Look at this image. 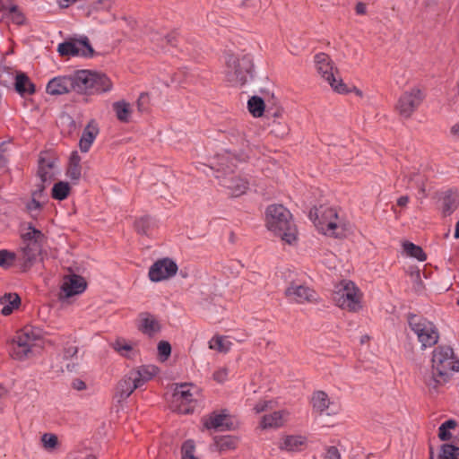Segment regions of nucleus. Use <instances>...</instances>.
<instances>
[{"label": "nucleus", "mask_w": 459, "mask_h": 459, "mask_svg": "<svg viewBox=\"0 0 459 459\" xmlns=\"http://www.w3.org/2000/svg\"><path fill=\"white\" fill-rule=\"evenodd\" d=\"M458 455L459 447L451 444H444L441 446L439 459H458Z\"/></svg>", "instance_id": "obj_40"}, {"label": "nucleus", "mask_w": 459, "mask_h": 459, "mask_svg": "<svg viewBox=\"0 0 459 459\" xmlns=\"http://www.w3.org/2000/svg\"><path fill=\"white\" fill-rule=\"evenodd\" d=\"M306 444V437L299 435H292L287 436L282 439L281 443V448L290 451L295 452L299 451Z\"/></svg>", "instance_id": "obj_29"}, {"label": "nucleus", "mask_w": 459, "mask_h": 459, "mask_svg": "<svg viewBox=\"0 0 459 459\" xmlns=\"http://www.w3.org/2000/svg\"><path fill=\"white\" fill-rule=\"evenodd\" d=\"M450 134L455 141L459 142V123L451 127Z\"/></svg>", "instance_id": "obj_57"}, {"label": "nucleus", "mask_w": 459, "mask_h": 459, "mask_svg": "<svg viewBox=\"0 0 459 459\" xmlns=\"http://www.w3.org/2000/svg\"><path fill=\"white\" fill-rule=\"evenodd\" d=\"M171 352V346L168 342L161 341L158 344V353L161 360H166Z\"/></svg>", "instance_id": "obj_48"}, {"label": "nucleus", "mask_w": 459, "mask_h": 459, "mask_svg": "<svg viewBox=\"0 0 459 459\" xmlns=\"http://www.w3.org/2000/svg\"><path fill=\"white\" fill-rule=\"evenodd\" d=\"M313 407L316 411L320 413L325 412L327 415L331 413L335 414L338 411V405L333 403V411H328L327 410L330 407V401L327 394L323 391H317L314 393L312 397Z\"/></svg>", "instance_id": "obj_24"}, {"label": "nucleus", "mask_w": 459, "mask_h": 459, "mask_svg": "<svg viewBox=\"0 0 459 459\" xmlns=\"http://www.w3.org/2000/svg\"><path fill=\"white\" fill-rule=\"evenodd\" d=\"M229 416L222 413H212L204 422V427L208 429H230L231 423L229 422Z\"/></svg>", "instance_id": "obj_25"}, {"label": "nucleus", "mask_w": 459, "mask_h": 459, "mask_svg": "<svg viewBox=\"0 0 459 459\" xmlns=\"http://www.w3.org/2000/svg\"><path fill=\"white\" fill-rule=\"evenodd\" d=\"M111 346L121 356L128 359L132 358L134 349L129 342L124 339H117L114 342H112Z\"/></svg>", "instance_id": "obj_33"}, {"label": "nucleus", "mask_w": 459, "mask_h": 459, "mask_svg": "<svg viewBox=\"0 0 459 459\" xmlns=\"http://www.w3.org/2000/svg\"><path fill=\"white\" fill-rule=\"evenodd\" d=\"M81 158L77 152H74L69 159V166L66 171V176L74 182L77 183L82 176L81 171Z\"/></svg>", "instance_id": "obj_30"}, {"label": "nucleus", "mask_w": 459, "mask_h": 459, "mask_svg": "<svg viewBox=\"0 0 459 459\" xmlns=\"http://www.w3.org/2000/svg\"><path fill=\"white\" fill-rule=\"evenodd\" d=\"M266 226L270 231L288 244H292L296 240V226L291 221V214L281 204L267 207Z\"/></svg>", "instance_id": "obj_5"}, {"label": "nucleus", "mask_w": 459, "mask_h": 459, "mask_svg": "<svg viewBox=\"0 0 459 459\" xmlns=\"http://www.w3.org/2000/svg\"><path fill=\"white\" fill-rule=\"evenodd\" d=\"M112 89L110 79L104 74L90 70H79L70 74L58 75L47 84L50 95H62L70 91L82 94H100Z\"/></svg>", "instance_id": "obj_1"}, {"label": "nucleus", "mask_w": 459, "mask_h": 459, "mask_svg": "<svg viewBox=\"0 0 459 459\" xmlns=\"http://www.w3.org/2000/svg\"><path fill=\"white\" fill-rule=\"evenodd\" d=\"M4 12L16 24H22L23 22L24 18L22 14L17 10L16 6L8 7L4 10Z\"/></svg>", "instance_id": "obj_47"}, {"label": "nucleus", "mask_w": 459, "mask_h": 459, "mask_svg": "<svg viewBox=\"0 0 459 459\" xmlns=\"http://www.w3.org/2000/svg\"><path fill=\"white\" fill-rule=\"evenodd\" d=\"M21 303V299L16 293H8L4 296H0V304L4 306L1 309V313L4 316L11 315L15 308H18Z\"/></svg>", "instance_id": "obj_28"}, {"label": "nucleus", "mask_w": 459, "mask_h": 459, "mask_svg": "<svg viewBox=\"0 0 459 459\" xmlns=\"http://www.w3.org/2000/svg\"><path fill=\"white\" fill-rule=\"evenodd\" d=\"M44 239L45 235L31 224L28 226L27 231L22 235L21 245L15 253L16 265L22 272H27L40 260Z\"/></svg>", "instance_id": "obj_4"}, {"label": "nucleus", "mask_w": 459, "mask_h": 459, "mask_svg": "<svg viewBox=\"0 0 459 459\" xmlns=\"http://www.w3.org/2000/svg\"><path fill=\"white\" fill-rule=\"evenodd\" d=\"M150 97L148 93L140 94L136 101V110L129 102L122 100L113 103V111L116 115H129L134 112L144 113L149 112Z\"/></svg>", "instance_id": "obj_15"}, {"label": "nucleus", "mask_w": 459, "mask_h": 459, "mask_svg": "<svg viewBox=\"0 0 459 459\" xmlns=\"http://www.w3.org/2000/svg\"><path fill=\"white\" fill-rule=\"evenodd\" d=\"M403 249L411 257L416 258L417 260L423 262L426 260L427 255L422 250V248L419 246L414 245L411 242H405L403 244Z\"/></svg>", "instance_id": "obj_39"}, {"label": "nucleus", "mask_w": 459, "mask_h": 459, "mask_svg": "<svg viewBox=\"0 0 459 459\" xmlns=\"http://www.w3.org/2000/svg\"><path fill=\"white\" fill-rule=\"evenodd\" d=\"M408 203H409V196H407V195H402L397 200V204L402 207L405 206Z\"/></svg>", "instance_id": "obj_58"}, {"label": "nucleus", "mask_w": 459, "mask_h": 459, "mask_svg": "<svg viewBox=\"0 0 459 459\" xmlns=\"http://www.w3.org/2000/svg\"><path fill=\"white\" fill-rule=\"evenodd\" d=\"M426 177L419 170H410L404 173L402 179V186L407 189H419L422 196H425Z\"/></svg>", "instance_id": "obj_20"}, {"label": "nucleus", "mask_w": 459, "mask_h": 459, "mask_svg": "<svg viewBox=\"0 0 459 459\" xmlns=\"http://www.w3.org/2000/svg\"><path fill=\"white\" fill-rule=\"evenodd\" d=\"M231 345L232 342L230 338L226 336H215L209 342V347L220 352H227L230 351Z\"/></svg>", "instance_id": "obj_32"}, {"label": "nucleus", "mask_w": 459, "mask_h": 459, "mask_svg": "<svg viewBox=\"0 0 459 459\" xmlns=\"http://www.w3.org/2000/svg\"><path fill=\"white\" fill-rule=\"evenodd\" d=\"M455 238H459V221L455 224Z\"/></svg>", "instance_id": "obj_61"}, {"label": "nucleus", "mask_w": 459, "mask_h": 459, "mask_svg": "<svg viewBox=\"0 0 459 459\" xmlns=\"http://www.w3.org/2000/svg\"><path fill=\"white\" fill-rule=\"evenodd\" d=\"M272 402H268V401H264V402H260L258 403H256L254 407V410L256 413H260V412H263L264 411L268 405L271 403Z\"/></svg>", "instance_id": "obj_54"}, {"label": "nucleus", "mask_w": 459, "mask_h": 459, "mask_svg": "<svg viewBox=\"0 0 459 459\" xmlns=\"http://www.w3.org/2000/svg\"><path fill=\"white\" fill-rule=\"evenodd\" d=\"M325 459H341L338 449L334 446H330L327 449Z\"/></svg>", "instance_id": "obj_53"}, {"label": "nucleus", "mask_w": 459, "mask_h": 459, "mask_svg": "<svg viewBox=\"0 0 459 459\" xmlns=\"http://www.w3.org/2000/svg\"><path fill=\"white\" fill-rule=\"evenodd\" d=\"M252 67V58L248 55H243L241 57L233 54H227L226 56V78L235 85H242L247 82Z\"/></svg>", "instance_id": "obj_10"}, {"label": "nucleus", "mask_w": 459, "mask_h": 459, "mask_svg": "<svg viewBox=\"0 0 459 459\" xmlns=\"http://www.w3.org/2000/svg\"><path fill=\"white\" fill-rule=\"evenodd\" d=\"M159 372V368L154 365H143L139 367L136 370L130 371L133 379L134 380V387H141L146 382L151 380Z\"/></svg>", "instance_id": "obj_23"}, {"label": "nucleus", "mask_w": 459, "mask_h": 459, "mask_svg": "<svg viewBox=\"0 0 459 459\" xmlns=\"http://www.w3.org/2000/svg\"><path fill=\"white\" fill-rule=\"evenodd\" d=\"M44 186L38 191L33 193V198L27 204L28 211L31 213L32 216H37L39 212L42 204L39 201L36 200V196L39 195L43 191Z\"/></svg>", "instance_id": "obj_44"}, {"label": "nucleus", "mask_w": 459, "mask_h": 459, "mask_svg": "<svg viewBox=\"0 0 459 459\" xmlns=\"http://www.w3.org/2000/svg\"><path fill=\"white\" fill-rule=\"evenodd\" d=\"M154 225V221L149 216L141 217L134 222V228L141 235H148Z\"/></svg>", "instance_id": "obj_35"}, {"label": "nucleus", "mask_w": 459, "mask_h": 459, "mask_svg": "<svg viewBox=\"0 0 459 459\" xmlns=\"http://www.w3.org/2000/svg\"><path fill=\"white\" fill-rule=\"evenodd\" d=\"M177 271L178 265L173 260L162 258L150 267L148 274L152 281L158 282L174 276Z\"/></svg>", "instance_id": "obj_14"}, {"label": "nucleus", "mask_w": 459, "mask_h": 459, "mask_svg": "<svg viewBox=\"0 0 459 459\" xmlns=\"http://www.w3.org/2000/svg\"><path fill=\"white\" fill-rule=\"evenodd\" d=\"M216 446L221 452L231 450L236 447V440L230 436H225L216 440Z\"/></svg>", "instance_id": "obj_42"}, {"label": "nucleus", "mask_w": 459, "mask_h": 459, "mask_svg": "<svg viewBox=\"0 0 459 459\" xmlns=\"http://www.w3.org/2000/svg\"><path fill=\"white\" fill-rule=\"evenodd\" d=\"M356 13L358 14H364L366 13V5L362 3H359L356 5Z\"/></svg>", "instance_id": "obj_59"}, {"label": "nucleus", "mask_w": 459, "mask_h": 459, "mask_svg": "<svg viewBox=\"0 0 459 459\" xmlns=\"http://www.w3.org/2000/svg\"><path fill=\"white\" fill-rule=\"evenodd\" d=\"M78 352V349L74 345H69L65 348L64 350V359H73L74 356H76Z\"/></svg>", "instance_id": "obj_52"}, {"label": "nucleus", "mask_w": 459, "mask_h": 459, "mask_svg": "<svg viewBox=\"0 0 459 459\" xmlns=\"http://www.w3.org/2000/svg\"><path fill=\"white\" fill-rule=\"evenodd\" d=\"M13 264H16V253L5 249L0 250V266L8 268Z\"/></svg>", "instance_id": "obj_41"}, {"label": "nucleus", "mask_w": 459, "mask_h": 459, "mask_svg": "<svg viewBox=\"0 0 459 459\" xmlns=\"http://www.w3.org/2000/svg\"><path fill=\"white\" fill-rule=\"evenodd\" d=\"M15 91L22 96L32 94L35 91V86L30 78L23 73H18L15 76Z\"/></svg>", "instance_id": "obj_27"}, {"label": "nucleus", "mask_w": 459, "mask_h": 459, "mask_svg": "<svg viewBox=\"0 0 459 459\" xmlns=\"http://www.w3.org/2000/svg\"><path fill=\"white\" fill-rule=\"evenodd\" d=\"M242 4L245 8L250 9L252 12L256 13L261 8V0H244Z\"/></svg>", "instance_id": "obj_51"}, {"label": "nucleus", "mask_w": 459, "mask_h": 459, "mask_svg": "<svg viewBox=\"0 0 459 459\" xmlns=\"http://www.w3.org/2000/svg\"><path fill=\"white\" fill-rule=\"evenodd\" d=\"M431 369L423 376L424 383L429 389L436 390L446 383L451 372L459 371V360H455L454 351L450 346H437L432 352Z\"/></svg>", "instance_id": "obj_3"}, {"label": "nucleus", "mask_w": 459, "mask_h": 459, "mask_svg": "<svg viewBox=\"0 0 459 459\" xmlns=\"http://www.w3.org/2000/svg\"><path fill=\"white\" fill-rule=\"evenodd\" d=\"M41 441L47 449H52L57 445V437L54 434L45 433L41 437Z\"/></svg>", "instance_id": "obj_49"}, {"label": "nucleus", "mask_w": 459, "mask_h": 459, "mask_svg": "<svg viewBox=\"0 0 459 459\" xmlns=\"http://www.w3.org/2000/svg\"><path fill=\"white\" fill-rule=\"evenodd\" d=\"M362 293L357 285L348 280H343L334 286L332 299L336 306L351 312L361 308Z\"/></svg>", "instance_id": "obj_7"}, {"label": "nucleus", "mask_w": 459, "mask_h": 459, "mask_svg": "<svg viewBox=\"0 0 459 459\" xmlns=\"http://www.w3.org/2000/svg\"><path fill=\"white\" fill-rule=\"evenodd\" d=\"M265 100L258 96L251 97L247 101V108L252 115H263Z\"/></svg>", "instance_id": "obj_37"}, {"label": "nucleus", "mask_w": 459, "mask_h": 459, "mask_svg": "<svg viewBox=\"0 0 459 459\" xmlns=\"http://www.w3.org/2000/svg\"><path fill=\"white\" fill-rule=\"evenodd\" d=\"M423 100V94L420 90L413 89L410 92L403 94L397 104L396 109L400 113L411 114L415 112L418 107L421 104Z\"/></svg>", "instance_id": "obj_16"}, {"label": "nucleus", "mask_w": 459, "mask_h": 459, "mask_svg": "<svg viewBox=\"0 0 459 459\" xmlns=\"http://www.w3.org/2000/svg\"><path fill=\"white\" fill-rule=\"evenodd\" d=\"M246 156L237 157L231 152L225 151L217 154L209 166L203 165V171L207 176H214L220 184L230 190L233 196L244 194L247 188V182L234 174L237 161L245 160Z\"/></svg>", "instance_id": "obj_2"}, {"label": "nucleus", "mask_w": 459, "mask_h": 459, "mask_svg": "<svg viewBox=\"0 0 459 459\" xmlns=\"http://www.w3.org/2000/svg\"><path fill=\"white\" fill-rule=\"evenodd\" d=\"M70 193V186L67 182L59 181L53 186L52 197L56 200H65Z\"/></svg>", "instance_id": "obj_36"}, {"label": "nucleus", "mask_w": 459, "mask_h": 459, "mask_svg": "<svg viewBox=\"0 0 459 459\" xmlns=\"http://www.w3.org/2000/svg\"><path fill=\"white\" fill-rule=\"evenodd\" d=\"M315 66L319 76L339 94L351 91V88L339 76V71L331 57L325 53H317L314 56Z\"/></svg>", "instance_id": "obj_6"}, {"label": "nucleus", "mask_w": 459, "mask_h": 459, "mask_svg": "<svg viewBox=\"0 0 459 459\" xmlns=\"http://www.w3.org/2000/svg\"><path fill=\"white\" fill-rule=\"evenodd\" d=\"M195 451V442L191 439L185 441L181 448L182 459H194Z\"/></svg>", "instance_id": "obj_45"}, {"label": "nucleus", "mask_w": 459, "mask_h": 459, "mask_svg": "<svg viewBox=\"0 0 459 459\" xmlns=\"http://www.w3.org/2000/svg\"><path fill=\"white\" fill-rule=\"evenodd\" d=\"M100 133V127L95 119H91L84 127L79 141L81 152H87Z\"/></svg>", "instance_id": "obj_19"}, {"label": "nucleus", "mask_w": 459, "mask_h": 459, "mask_svg": "<svg viewBox=\"0 0 459 459\" xmlns=\"http://www.w3.org/2000/svg\"><path fill=\"white\" fill-rule=\"evenodd\" d=\"M72 386L78 391L84 390L86 388V384L81 379H74L72 383Z\"/></svg>", "instance_id": "obj_56"}, {"label": "nucleus", "mask_w": 459, "mask_h": 459, "mask_svg": "<svg viewBox=\"0 0 459 459\" xmlns=\"http://www.w3.org/2000/svg\"><path fill=\"white\" fill-rule=\"evenodd\" d=\"M117 117L119 118L120 121L126 123V122H129L130 117L123 116V117Z\"/></svg>", "instance_id": "obj_63"}, {"label": "nucleus", "mask_w": 459, "mask_h": 459, "mask_svg": "<svg viewBox=\"0 0 459 459\" xmlns=\"http://www.w3.org/2000/svg\"><path fill=\"white\" fill-rule=\"evenodd\" d=\"M138 329L144 334L152 337L160 331V324L155 316L150 313L139 315Z\"/></svg>", "instance_id": "obj_22"}, {"label": "nucleus", "mask_w": 459, "mask_h": 459, "mask_svg": "<svg viewBox=\"0 0 459 459\" xmlns=\"http://www.w3.org/2000/svg\"><path fill=\"white\" fill-rule=\"evenodd\" d=\"M152 40L156 42V44L160 47L161 48H165L168 45H174V42L176 41L175 35H165L161 37L159 33H154L152 36Z\"/></svg>", "instance_id": "obj_43"}, {"label": "nucleus", "mask_w": 459, "mask_h": 459, "mask_svg": "<svg viewBox=\"0 0 459 459\" xmlns=\"http://www.w3.org/2000/svg\"><path fill=\"white\" fill-rule=\"evenodd\" d=\"M309 217L311 220H314L315 226L324 235L330 237L339 236L337 232L339 228L338 213L333 207L325 205H320L318 208L316 207L310 211Z\"/></svg>", "instance_id": "obj_11"}, {"label": "nucleus", "mask_w": 459, "mask_h": 459, "mask_svg": "<svg viewBox=\"0 0 459 459\" xmlns=\"http://www.w3.org/2000/svg\"><path fill=\"white\" fill-rule=\"evenodd\" d=\"M84 459H97L95 455H87Z\"/></svg>", "instance_id": "obj_64"}, {"label": "nucleus", "mask_w": 459, "mask_h": 459, "mask_svg": "<svg viewBox=\"0 0 459 459\" xmlns=\"http://www.w3.org/2000/svg\"><path fill=\"white\" fill-rule=\"evenodd\" d=\"M213 379L218 383H224L228 379V369L221 368L213 373Z\"/></svg>", "instance_id": "obj_50"}, {"label": "nucleus", "mask_w": 459, "mask_h": 459, "mask_svg": "<svg viewBox=\"0 0 459 459\" xmlns=\"http://www.w3.org/2000/svg\"><path fill=\"white\" fill-rule=\"evenodd\" d=\"M200 393L201 389L192 383L177 384L170 403L171 410L179 414L193 412Z\"/></svg>", "instance_id": "obj_8"}, {"label": "nucleus", "mask_w": 459, "mask_h": 459, "mask_svg": "<svg viewBox=\"0 0 459 459\" xmlns=\"http://www.w3.org/2000/svg\"><path fill=\"white\" fill-rule=\"evenodd\" d=\"M37 341L38 336L31 328L25 327L18 331L11 344L12 356L18 360L30 358Z\"/></svg>", "instance_id": "obj_12"}, {"label": "nucleus", "mask_w": 459, "mask_h": 459, "mask_svg": "<svg viewBox=\"0 0 459 459\" xmlns=\"http://www.w3.org/2000/svg\"><path fill=\"white\" fill-rule=\"evenodd\" d=\"M66 368L68 371H73L75 368V364L74 363H73V364L67 363Z\"/></svg>", "instance_id": "obj_62"}, {"label": "nucleus", "mask_w": 459, "mask_h": 459, "mask_svg": "<svg viewBox=\"0 0 459 459\" xmlns=\"http://www.w3.org/2000/svg\"><path fill=\"white\" fill-rule=\"evenodd\" d=\"M8 163V155L0 154V169L6 167Z\"/></svg>", "instance_id": "obj_60"}, {"label": "nucleus", "mask_w": 459, "mask_h": 459, "mask_svg": "<svg viewBox=\"0 0 459 459\" xmlns=\"http://www.w3.org/2000/svg\"><path fill=\"white\" fill-rule=\"evenodd\" d=\"M457 426L455 420H447L443 422L438 428V437L442 441H448L452 438L450 429H454Z\"/></svg>", "instance_id": "obj_38"}, {"label": "nucleus", "mask_w": 459, "mask_h": 459, "mask_svg": "<svg viewBox=\"0 0 459 459\" xmlns=\"http://www.w3.org/2000/svg\"><path fill=\"white\" fill-rule=\"evenodd\" d=\"M13 146L11 142H3L0 143V154L8 155Z\"/></svg>", "instance_id": "obj_55"}, {"label": "nucleus", "mask_w": 459, "mask_h": 459, "mask_svg": "<svg viewBox=\"0 0 459 459\" xmlns=\"http://www.w3.org/2000/svg\"><path fill=\"white\" fill-rule=\"evenodd\" d=\"M264 112L268 115H280L283 110L278 106L277 101L271 98L265 100Z\"/></svg>", "instance_id": "obj_46"}, {"label": "nucleus", "mask_w": 459, "mask_h": 459, "mask_svg": "<svg viewBox=\"0 0 459 459\" xmlns=\"http://www.w3.org/2000/svg\"><path fill=\"white\" fill-rule=\"evenodd\" d=\"M38 175L43 184L50 183L56 175V160L46 155H40Z\"/></svg>", "instance_id": "obj_21"}, {"label": "nucleus", "mask_w": 459, "mask_h": 459, "mask_svg": "<svg viewBox=\"0 0 459 459\" xmlns=\"http://www.w3.org/2000/svg\"><path fill=\"white\" fill-rule=\"evenodd\" d=\"M458 197L452 194L447 193L443 198V213L447 216L452 214L458 207Z\"/></svg>", "instance_id": "obj_34"}, {"label": "nucleus", "mask_w": 459, "mask_h": 459, "mask_svg": "<svg viewBox=\"0 0 459 459\" xmlns=\"http://www.w3.org/2000/svg\"><path fill=\"white\" fill-rule=\"evenodd\" d=\"M57 51L60 56H88L93 53V49L90 45L87 37H83L80 39H72L65 41L58 45Z\"/></svg>", "instance_id": "obj_13"}, {"label": "nucleus", "mask_w": 459, "mask_h": 459, "mask_svg": "<svg viewBox=\"0 0 459 459\" xmlns=\"http://www.w3.org/2000/svg\"><path fill=\"white\" fill-rule=\"evenodd\" d=\"M284 416V411H277L270 414H265L261 419L260 427L264 429L280 428L283 425Z\"/></svg>", "instance_id": "obj_26"}, {"label": "nucleus", "mask_w": 459, "mask_h": 459, "mask_svg": "<svg viewBox=\"0 0 459 459\" xmlns=\"http://www.w3.org/2000/svg\"><path fill=\"white\" fill-rule=\"evenodd\" d=\"M285 295L290 302L305 303L316 299V293L308 286L292 283L285 290Z\"/></svg>", "instance_id": "obj_17"}, {"label": "nucleus", "mask_w": 459, "mask_h": 459, "mask_svg": "<svg viewBox=\"0 0 459 459\" xmlns=\"http://www.w3.org/2000/svg\"><path fill=\"white\" fill-rule=\"evenodd\" d=\"M408 324L411 330L417 335L422 349L432 347L437 343L439 333L431 321L421 316L410 315Z\"/></svg>", "instance_id": "obj_9"}, {"label": "nucleus", "mask_w": 459, "mask_h": 459, "mask_svg": "<svg viewBox=\"0 0 459 459\" xmlns=\"http://www.w3.org/2000/svg\"><path fill=\"white\" fill-rule=\"evenodd\" d=\"M86 289V282L82 276L70 274L64 278L62 290L66 297L81 294Z\"/></svg>", "instance_id": "obj_18"}, {"label": "nucleus", "mask_w": 459, "mask_h": 459, "mask_svg": "<svg viewBox=\"0 0 459 459\" xmlns=\"http://www.w3.org/2000/svg\"><path fill=\"white\" fill-rule=\"evenodd\" d=\"M134 380L133 379L130 373H128L125 378H123L117 385V395L120 400L126 399L130 394L138 387H134Z\"/></svg>", "instance_id": "obj_31"}]
</instances>
